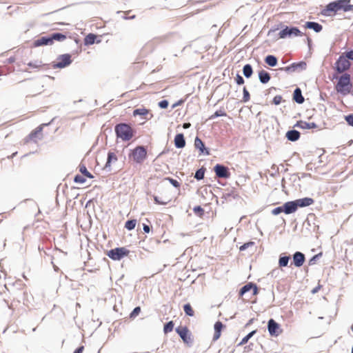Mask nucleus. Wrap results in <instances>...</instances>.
<instances>
[{
  "mask_svg": "<svg viewBox=\"0 0 353 353\" xmlns=\"http://www.w3.org/2000/svg\"><path fill=\"white\" fill-rule=\"evenodd\" d=\"M351 0H336L330 2L321 11V14L325 17L332 15L338 11L343 10L345 12L353 11V5L350 4Z\"/></svg>",
  "mask_w": 353,
  "mask_h": 353,
  "instance_id": "obj_1",
  "label": "nucleus"
},
{
  "mask_svg": "<svg viewBox=\"0 0 353 353\" xmlns=\"http://www.w3.org/2000/svg\"><path fill=\"white\" fill-rule=\"evenodd\" d=\"M331 79H338L337 83L335 85V90L338 93L345 96L350 92L352 84L350 74L343 73L340 77L337 74H334Z\"/></svg>",
  "mask_w": 353,
  "mask_h": 353,
  "instance_id": "obj_2",
  "label": "nucleus"
},
{
  "mask_svg": "<svg viewBox=\"0 0 353 353\" xmlns=\"http://www.w3.org/2000/svg\"><path fill=\"white\" fill-rule=\"evenodd\" d=\"M114 132L117 139L122 141H130L134 135L135 131L125 123H120L114 126Z\"/></svg>",
  "mask_w": 353,
  "mask_h": 353,
  "instance_id": "obj_3",
  "label": "nucleus"
},
{
  "mask_svg": "<svg viewBox=\"0 0 353 353\" xmlns=\"http://www.w3.org/2000/svg\"><path fill=\"white\" fill-rule=\"evenodd\" d=\"M129 157H132L137 163H142L147 158V149L143 145H138L131 150Z\"/></svg>",
  "mask_w": 353,
  "mask_h": 353,
  "instance_id": "obj_4",
  "label": "nucleus"
},
{
  "mask_svg": "<svg viewBox=\"0 0 353 353\" xmlns=\"http://www.w3.org/2000/svg\"><path fill=\"white\" fill-rule=\"evenodd\" d=\"M130 253V250L125 247H117L107 252V256L114 261H119Z\"/></svg>",
  "mask_w": 353,
  "mask_h": 353,
  "instance_id": "obj_5",
  "label": "nucleus"
},
{
  "mask_svg": "<svg viewBox=\"0 0 353 353\" xmlns=\"http://www.w3.org/2000/svg\"><path fill=\"white\" fill-rule=\"evenodd\" d=\"M303 33L299 28L295 26H284V28L279 32V38L285 39L292 37H301Z\"/></svg>",
  "mask_w": 353,
  "mask_h": 353,
  "instance_id": "obj_6",
  "label": "nucleus"
},
{
  "mask_svg": "<svg viewBox=\"0 0 353 353\" xmlns=\"http://www.w3.org/2000/svg\"><path fill=\"white\" fill-rule=\"evenodd\" d=\"M351 67V63L350 61L344 57L343 54L339 56L338 59L336 61L334 66V69L336 71V74H342L344 72L348 70Z\"/></svg>",
  "mask_w": 353,
  "mask_h": 353,
  "instance_id": "obj_7",
  "label": "nucleus"
},
{
  "mask_svg": "<svg viewBox=\"0 0 353 353\" xmlns=\"http://www.w3.org/2000/svg\"><path fill=\"white\" fill-rule=\"evenodd\" d=\"M57 62L52 63V68H64L72 63L71 55L70 54H63L58 56Z\"/></svg>",
  "mask_w": 353,
  "mask_h": 353,
  "instance_id": "obj_8",
  "label": "nucleus"
},
{
  "mask_svg": "<svg viewBox=\"0 0 353 353\" xmlns=\"http://www.w3.org/2000/svg\"><path fill=\"white\" fill-rule=\"evenodd\" d=\"M306 62L301 61L299 62H294L284 68H280L279 70L281 71H285L286 72H300L302 70H305L306 69Z\"/></svg>",
  "mask_w": 353,
  "mask_h": 353,
  "instance_id": "obj_9",
  "label": "nucleus"
},
{
  "mask_svg": "<svg viewBox=\"0 0 353 353\" xmlns=\"http://www.w3.org/2000/svg\"><path fill=\"white\" fill-rule=\"evenodd\" d=\"M213 170L218 178L228 179L231 174L229 168L221 163L216 164Z\"/></svg>",
  "mask_w": 353,
  "mask_h": 353,
  "instance_id": "obj_10",
  "label": "nucleus"
},
{
  "mask_svg": "<svg viewBox=\"0 0 353 353\" xmlns=\"http://www.w3.org/2000/svg\"><path fill=\"white\" fill-rule=\"evenodd\" d=\"M175 330L185 343L192 344L193 341L191 338V334L186 326H179Z\"/></svg>",
  "mask_w": 353,
  "mask_h": 353,
  "instance_id": "obj_11",
  "label": "nucleus"
},
{
  "mask_svg": "<svg viewBox=\"0 0 353 353\" xmlns=\"http://www.w3.org/2000/svg\"><path fill=\"white\" fill-rule=\"evenodd\" d=\"M268 330L271 336H278L282 331L279 323L273 319L268 321Z\"/></svg>",
  "mask_w": 353,
  "mask_h": 353,
  "instance_id": "obj_12",
  "label": "nucleus"
},
{
  "mask_svg": "<svg viewBox=\"0 0 353 353\" xmlns=\"http://www.w3.org/2000/svg\"><path fill=\"white\" fill-rule=\"evenodd\" d=\"M305 261V254L301 252L296 251L292 255V261L291 265H293L296 268H300L304 264Z\"/></svg>",
  "mask_w": 353,
  "mask_h": 353,
  "instance_id": "obj_13",
  "label": "nucleus"
},
{
  "mask_svg": "<svg viewBox=\"0 0 353 353\" xmlns=\"http://www.w3.org/2000/svg\"><path fill=\"white\" fill-rule=\"evenodd\" d=\"M194 147L199 150L200 154L210 155V150L205 147L203 141L199 137H196L194 139Z\"/></svg>",
  "mask_w": 353,
  "mask_h": 353,
  "instance_id": "obj_14",
  "label": "nucleus"
},
{
  "mask_svg": "<svg viewBox=\"0 0 353 353\" xmlns=\"http://www.w3.org/2000/svg\"><path fill=\"white\" fill-rule=\"evenodd\" d=\"M118 161L116 154L113 152L109 151L108 152L107 161L103 167V170L106 172H110L112 170V164L116 163Z\"/></svg>",
  "mask_w": 353,
  "mask_h": 353,
  "instance_id": "obj_15",
  "label": "nucleus"
},
{
  "mask_svg": "<svg viewBox=\"0 0 353 353\" xmlns=\"http://www.w3.org/2000/svg\"><path fill=\"white\" fill-rule=\"evenodd\" d=\"M283 212L286 214H292L298 210L294 200L284 203L283 205Z\"/></svg>",
  "mask_w": 353,
  "mask_h": 353,
  "instance_id": "obj_16",
  "label": "nucleus"
},
{
  "mask_svg": "<svg viewBox=\"0 0 353 353\" xmlns=\"http://www.w3.org/2000/svg\"><path fill=\"white\" fill-rule=\"evenodd\" d=\"M52 39L50 38V35H46L41 37L34 41L33 45L34 47L43 46H49L52 45Z\"/></svg>",
  "mask_w": 353,
  "mask_h": 353,
  "instance_id": "obj_17",
  "label": "nucleus"
},
{
  "mask_svg": "<svg viewBox=\"0 0 353 353\" xmlns=\"http://www.w3.org/2000/svg\"><path fill=\"white\" fill-rule=\"evenodd\" d=\"M294 201L296 203V205H297V208L310 206L314 202V199L310 197L298 199L294 200Z\"/></svg>",
  "mask_w": 353,
  "mask_h": 353,
  "instance_id": "obj_18",
  "label": "nucleus"
},
{
  "mask_svg": "<svg viewBox=\"0 0 353 353\" xmlns=\"http://www.w3.org/2000/svg\"><path fill=\"white\" fill-rule=\"evenodd\" d=\"M53 120H54V119H52L51 120V121H50L48 123H42L41 125L38 126L35 130H34L33 131H32L30 132V134L28 136V138L30 139H33L36 138L38 134H39L41 136L39 137V139H41L43 138L42 134H41V132H42V130L43 129V127L49 125L53 121Z\"/></svg>",
  "mask_w": 353,
  "mask_h": 353,
  "instance_id": "obj_19",
  "label": "nucleus"
},
{
  "mask_svg": "<svg viewBox=\"0 0 353 353\" xmlns=\"http://www.w3.org/2000/svg\"><path fill=\"white\" fill-rule=\"evenodd\" d=\"M174 146L178 149L185 146V139L183 133L176 134L174 139Z\"/></svg>",
  "mask_w": 353,
  "mask_h": 353,
  "instance_id": "obj_20",
  "label": "nucleus"
},
{
  "mask_svg": "<svg viewBox=\"0 0 353 353\" xmlns=\"http://www.w3.org/2000/svg\"><path fill=\"white\" fill-rule=\"evenodd\" d=\"M294 127H297L303 130L314 129L317 128V125L314 122L308 123L304 121H298Z\"/></svg>",
  "mask_w": 353,
  "mask_h": 353,
  "instance_id": "obj_21",
  "label": "nucleus"
},
{
  "mask_svg": "<svg viewBox=\"0 0 353 353\" xmlns=\"http://www.w3.org/2000/svg\"><path fill=\"white\" fill-rule=\"evenodd\" d=\"M292 99L298 104L303 103L305 99L302 94V91L300 88L297 87L294 90Z\"/></svg>",
  "mask_w": 353,
  "mask_h": 353,
  "instance_id": "obj_22",
  "label": "nucleus"
},
{
  "mask_svg": "<svg viewBox=\"0 0 353 353\" xmlns=\"http://www.w3.org/2000/svg\"><path fill=\"white\" fill-rule=\"evenodd\" d=\"M301 133L296 130H290L285 134V137L288 141L294 142L299 139Z\"/></svg>",
  "mask_w": 353,
  "mask_h": 353,
  "instance_id": "obj_23",
  "label": "nucleus"
},
{
  "mask_svg": "<svg viewBox=\"0 0 353 353\" xmlns=\"http://www.w3.org/2000/svg\"><path fill=\"white\" fill-rule=\"evenodd\" d=\"M304 27L307 29L313 30L316 33L320 32L323 30L322 25L315 21H307Z\"/></svg>",
  "mask_w": 353,
  "mask_h": 353,
  "instance_id": "obj_24",
  "label": "nucleus"
},
{
  "mask_svg": "<svg viewBox=\"0 0 353 353\" xmlns=\"http://www.w3.org/2000/svg\"><path fill=\"white\" fill-rule=\"evenodd\" d=\"M223 326H224L223 324L220 321H218L214 323V336H213L214 341L218 340L220 338L221 334V330H222Z\"/></svg>",
  "mask_w": 353,
  "mask_h": 353,
  "instance_id": "obj_25",
  "label": "nucleus"
},
{
  "mask_svg": "<svg viewBox=\"0 0 353 353\" xmlns=\"http://www.w3.org/2000/svg\"><path fill=\"white\" fill-rule=\"evenodd\" d=\"M271 76L269 72L264 70H261L259 72V81L265 84L269 82L270 80Z\"/></svg>",
  "mask_w": 353,
  "mask_h": 353,
  "instance_id": "obj_26",
  "label": "nucleus"
},
{
  "mask_svg": "<svg viewBox=\"0 0 353 353\" xmlns=\"http://www.w3.org/2000/svg\"><path fill=\"white\" fill-rule=\"evenodd\" d=\"M290 259H291L290 255H286L284 253L280 254L279 258V262H278L279 266L280 268L287 267L288 265Z\"/></svg>",
  "mask_w": 353,
  "mask_h": 353,
  "instance_id": "obj_27",
  "label": "nucleus"
},
{
  "mask_svg": "<svg viewBox=\"0 0 353 353\" xmlns=\"http://www.w3.org/2000/svg\"><path fill=\"white\" fill-rule=\"evenodd\" d=\"M265 63L269 66L274 67L278 63V59L276 56L272 54H268L265 57Z\"/></svg>",
  "mask_w": 353,
  "mask_h": 353,
  "instance_id": "obj_28",
  "label": "nucleus"
},
{
  "mask_svg": "<svg viewBox=\"0 0 353 353\" xmlns=\"http://www.w3.org/2000/svg\"><path fill=\"white\" fill-rule=\"evenodd\" d=\"M97 35L93 33H89L84 38V45L90 46L96 43ZM100 42V41H97V43Z\"/></svg>",
  "mask_w": 353,
  "mask_h": 353,
  "instance_id": "obj_29",
  "label": "nucleus"
},
{
  "mask_svg": "<svg viewBox=\"0 0 353 353\" xmlns=\"http://www.w3.org/2000/svg\"><path fill=\"white\" fill-rule=\"evenodd\" d=\"M243 74L245 78L251 77L253 74L252 66L249 63L244 65L243 67Z\"/></svg>",
  "mask_w": 353,
  "mask_h": 353,
  "instance_id": "obj_30",
  "label": "nucleus"
},
{
  "mask_svg": "<svg viewBox=\"0 0 353 353\" xmlns=\"http://www.w3.org/2000/svg\"><path fill=\"white\" fill-rule=\"evenodd\" d=\"M254 283L250 282L243 285L239 290V296H243L245 294L250 292L253 288Z\"/></svg>",
  "mask_w": 353,
  "mask_h": 353,
  "instance_id": "obj_31",
  "label": "nucleus"
},
{
  "mask_svg": "<svg viewBox=\"0 0 353 353\" xmlns=\"http://www.w3.org/2000/svg\"><path fill=\"white\" fill-rule=\"evenodd\" d=\"M50 35L52 39V43H54V41H63L66 39V36L61 32H54Z\"/></svg>",
  "mask_w": 353,
  "mask_h": 353,
  "instance_id": "obj_32",
  "label": "nucleus"
},
{
  "mask_svg": "<svg viewBox=\"0 0 353 353\" xmlns=\"http://www.w3.org/2000/svg\"><path fill=\"white\" fill-rule=\"evenodd\" d=\"M205 170L206 169L203 166L198 169L194 174V178L197 181L203 179Z\"/></svg>",
  "mask_w": 353,
  "mask_h": 353,
  "instance_id": "obj_33",
  "label": "nucleus"
},
{
  "mask_svg": "<svg viewBox=\"0 0 353 353\" xmlns=\"http://www.w3.org/2000/svg\"><path fill=\"white\" fill-rule=\"evenodd\" d=\"M149 113V110L145 108H137L133 110V115L136 116H145Z\"/></svg>",
  "mask_w": 353,
  "mask_h": 353,
  "instance_id": "obj_34",
  "label": "nucleus"
},
{
  "mask_svg": "<svg viewBox=\"0 0 353 353\" xmlns=\"http://www.w3.org/2000/svg\"><path fill=\"white\" fill-rule=\"evenodd\" d=\"M256 332V330H252L249 332L245 336H244L241 342L238 344V346H241L248 342V341L254 336V334Z\"/></svg>",
  "mask_w": 353,
  "mask_h": 353,
  "instance_id": "obj_35",
  "label": "nucleus"
},
{
  "mask_svg": "<svg viewBox=\"0 0 353 353\" xmlns=\"http://www.w3.org/2000/svg\"><path fill=\"white\" fill-rule=\"evenodd\" d=\"M137 224L136 219H129L125 223V228L130 231L134 229Z\"/></svg>",
  "mask_w": 353,
  "mask_h": 353,
  "instance_id": "obj_36",
  "label": "nucleus"
},
{
  "mask_svg": "<svg viewBox=\"0 0 353 353\" xmlns=\"http://www.w3.org/2000/svg\"><path fill=\"white\" fill-rule=\"evenodd\" d=\"M183 310L187 316H193L194 314V310L190 303H185L183 305Z\"/></svg>",
  "mask_w": 353,
  "mask_h": 353,
  "instance_id": "obj_37",
  "label": "nucleus"
},
{
  "mask_svg": "<svg viewBox=\"0 0 353 353\" xmlns=\"http://www.w3.org/2000/svg\"><path fill=\"white\" fill-rule=\"evenodd\" d=\"M79 171L81 172V173L83 175H84L90 179L94 178V176L90 172L88 171L85 165L83 164H81L79 165Z\"/></svg>",
  "mask_w": 353,
  "mask_h": 353,
  "instance_id": "obj_38",
  "label": "nucleus"
},
{
  "mask_svg": "<svg viewBox=\"0 0 353 353\" xmlns=\"http://www.w3.org/2000/svg\"><path fill=\"white\" fill-rule=\"evenodd\" d=\"M174 323L172 321L167 322L163 327V332L165 334H168L173 330L174 328Z\"/></svg>",
  "mask_w": 353,
  "mask_h": 353,
  "instance_id": "obj_39",
  "label": "nucleus"
},
{
  "mask_svg": "<svg viewBox=\"0 0 353 353\" xmlns=\"http://www.w3.org/2000/svg\"><path fill=\"white\" fill-rule=\"evenodd\" d=\"M225 116H227V114L224 110H219L215 111V112L209 117V119L212 120L219 117H225Z\"/></svg>",
  "mask_w": 353,
  "mask_h": 353,
  "instance_id": "obj_40",
  "label": "nucleus"
},
{
  "mask_svg": "<svg viewBox=\"0 0 353 353\" xmlns=\"http://www.w3.org/2000/svg\"><path fill=\"white\" fill-rule=\"evenodd\" d=\"M250 99V94L248 90H247L246 87H243L242 102L246 103V102L249 101Z\"/></svg>",
  "mask_w": 353,
  "mask_h": 353,
  "instance_id": "obj_41",
  "label": "nucleus"
},
{
  "mask_svg": "<svg viewBox=\"0 0 353 353\" xmlns=\"http://www.w3.org/2000/svg\"><path fill=\"white\" fill-rule=\"evenodd\" d=\"M193 212L198 216H201L204 214L203 208L200 205L194 206L193 208Z\"/></svg>",
  "mask_w": 353,
  "mask_h": 353,
  "instance_id": "obj_42",
  "label": "nucleus"
},
{
  "mask_svg": "<svg viewBox=\"0 0 353 353\" xmlns=\"http://www.w3.org/2000/svg\"><path fill=\"white\" fill-rule=\"evenodd\" d=\"M322 256V253H319L314 255L312 258L310 259L308 261L309 265H313L316 263V261Z\"/></svg>",
  "mask_w": 353,
  "mask_h": 353,
  "instance_id": "obj_43",
  "label": "nucleus"
},
{
  "mask_svg": "<svg viewBox=\"0 0 353 353\" xmlns=\"http://www.w3.org/2000/svg\"><path fill=\"white\" fill-rule=\"evenodd\" d=\"M141 312V307L139 306L135 307L130 314V319H134Z\"/></svg>",
  "mask_w": 353,
  "mask_h": 353,
  "instance_id": "obj_44",
  "label": "nucleus"
},
{
  "mask_svg": "<svg viewBox=\"0 0 353 353\" xmlns=\"http://www.w3.org/2000/svg\"><path fill=\"white\" fill-rule=\"evenodd\" d=\"M85 181V179L80 174H76L74 177V182L77 183H84Z\"/></svg>",
  "mask_w": 353,
  "mask_h": 353,
  "instance_id": "obj_45",
  "label": "nucleus"
},
{
  "mask_svg": "<svg viewBox=\"0 0 353 353\" xmlns=\"http://www.w3.org/2000/svg\"><path fill=\"white\" fill-rule=\"evenodd\" d=\"M165 180L168 181L174 188L180 187V183L173 178L166 177L165 178Z\"/></svg>",
  "mask_w": 353,
  "mask_h": 353,
  "instance_id": "obj_46",
  "label": "nucleus"
},
{
  "mask_svg": "<svg viewBox=\"0 0 353 353\" xmlns=\"http://www.w3.org/2000/svg\"><path fill=\"white\" fill-rule=\"evenodd\" d=\"M28 65L32 68H38L41 65V61H30L28 63Z\"/></svg>",
  "mask_w": 353,
  "mask_h": 353,
  "instance_id": "obj_47",
  "label": "nucleus"
},
{
  "mask_svg": "<svg viewBox=\"0 0 353 353\" xmlns=\"http://www.w3.org/2000/svg\"><path fill=\"white\" fill-rule=\"evenodd\" d=\"M235 82L237 85H243L245 83V80L241 75L239 73L236 74V77L234 79Z\"/></svg>",
  "mask_w": 353,
  "mask_h": 353,
  "instance_id": "obj_48",
  "label": "nucleus"
},
{
  "mask_svg": "<svg viewBox=\"0 0 353 353\" xmlns=\"http://www.w3.org/2000/svg\"><path fill=\"white\" fill-rule=\"evenodd\" d=\"M254 245V242L253 241H248L247 243H243L242 245L240 246L239 250L241 251H244L247 248H248L250 246H253Z\"/></svg>",
  "mask_w": 353,
  "mask_h": 353,
  "instance_id": "obj_49",
  "label": "nucleus"
},
{
  "mask_svg": "<svg viewBox=\"0 0 353 353\" xmlns=\"http://www.w3.org/2000/svg\"><path fill=\"white\" fill-rule=\"evenodd\" d=\"M158 105L161 109H165L169 105V102L166 99L161 100L159 102Z\"/></svg>",
  "mask_w": 353,
  "mask_h": 353,
  "instance_id": "obj_50",
  "label": "nucleus"
},
{
  "mask_svg": "<svg viewBox=\"0 0 353 353\" xmlns=\"http://www.w3.org/2000/svg\"><path fill=\"white\" fill-rule=\"evenodd\" d=\"M345 120L349 125L353 127V114L345 116Z\"/></svg>",
  "mask_w": 353,
  "mask_h": 353,
  "instance_id": "obj_51",
  "label": "nucleus"
},
{
  "mask_svg": "<svg viewBox=\"0 0 353 353\" xmlns=\"http://www.w3.org/2000/svg\"><path fill=\"white\" fill-rule=\"evenodd\" d=\"M342 54L344 55V57L347 59V60L353 61V50L346 51L344 53H343Z\"/></svg>",
  "mask_w": 353,
  "mask_h": 353,
  "instance_id": "obj_52",
  "label": "nucleus"
},
{
  "mask_svg": "<svg viewBox=\"0 0 353 353\" xmlns=\"http://www.w3.org/2000/svg\"><path fill=\"white\" fill-rule=\"evenodd\" d=\"M281 212H283V205L276 207V208H274L272 211V214L274 215H278V214H281Z\"/></svg>",
  "mask_w": 353,
  "mask_h": 353,
  "instance_id": "obj_53",
  "label": "nucleus"
},
{
  "mask_svg": "<svg viewBox=\"0 0 353 353\" xmlns=\"http://www.w3.org/2000/svg\"><path fill=\"white\" fill-rule=\"evenodd\" d=\"M282 97L281 95H276L273 98L272 103L277 105L281 103Z\"/></svg>",
  "mask_w": 353,
  "mask_h": 353,
  "instance_id": "obj_54",
  "label": "nucleus"
},
{
  "mask_svg": "<svg viewBox=\"0 0 353 353\" xmlns=\"http://www.w3.org/2000/svg\"><path fill=\"white\" fill-rule=\"evenodd\" d=\"M228 196H232L233 199H236L239 197L238 193H236L234 190H232L230 193L227 194Z\"/></svg>",
  "mask_w": 353,
  "mask_h": 353,
  "instance_id": "obj_55",
  "label": "nucleus"
},
{
  "mask_svg": "<svg viewBox=\"0 0 353 353\" xmlns=\"http://www.w3.org/2000/svg\"><path fill=\"white\" fill-rule=\"evenodd\" d=\"M154 201L155 203L159 204V205H166L168 203L167 201H161L157 196H154Z\"/></svg>",
  "mask_w": 353,
  "mask_h": 353,
  "instance_id": "obj_56",
  "label": "nucleus"
},
{
  "mask_svg": "<svg viewBox=\"0 0 353 353\" xmlns=\"http://www.w3.org/2000/svg\"><path fill=\"white\" fill-rule=\"evenodd\" d=\"M251 290H252V295L254 296L257 295L259 294V288L256 283H254L253 288H252Z\"/></svg>",
  "mask_w": 353,
  "mask_h": 353,
  "instance_id": "obj_57",
  "label": "nucleus"
},
{
  "mask_svg": "<svg viewBox=\"0 0 353 353\" xmlns=\"http://www.w3.org/2000/svg\"><path fill=\"white\" fill-rule=\"evenodd\" d=\"M143 230L145 233H149L150 231V227L147 224L143 223Z\"/></svg>",
  "mask_w": 353,
  "mask_h": 353,
  "instance_id": "obj_58",
  "label": "nucleus"
},
{
  "mask_svg": "<svg viewBox=\"0 0 353 353\" xmlns=\"http://www.w3.org/2000/svg\"><path fill=\"white\" fill-rule=\"evenodd\" d=\"M15 61L14 57H10L8 59H6L5 61L6 63L11 64L13 63Z\"/></svg>",
  "mask_w": 353,
  "mask_h": 353,
  "instance_id": "obj_59",
  "label": "nucleus"
},
{
  "mask_svg": "<svg viewBox=\"0 0 353 353\" xmlns=\"http://www.w3.org/2000/svg\"><path fill=\"white\" fill-rule=\"evenodd\" d=\"M84 347L83 346H79L78 347L73 353H82L83 351Z\"/></svg>",
  "mask_w": 353,
  "mask_h": 353,
  "instance_id": "obj_60",
  "label": "nucleus"
},
{
  "mask_svg": "<svg viewBox=\"0 0 353 353\" xmlns=\"http://www.w3.org/2000/svg\"><path fill=\"white\" fill-rule=\"evenodd\" d=\"M34 205L38 208V212L37 213L35 214V217L37 218L38 219H39L40 218L39 217V215H40L41 214V212L39 209V208L38 207V205L36 202H34Z\"/></svg>",
  "mask_w": 353,
  "mask_h": 353,
  "instance_id": "obj_61",
  "label": "nucleus"
},
{
  "mask_svg": "<svg viewBox=\"0 0 353 353\" xmlns=\"http://www.w3.org/2000/svg\"><path fill=\"white\" fill-rule=\"evenodd\" d=\"M279 29V28H274V29H270L268 32V35L269 37H271L272 34H274L276 30H277Z\"/></svg>",
  "mask_w": 353,
  "mask_h": 353,
  "instance_id": "obj_62",
  "label": "nucleus"
},
{
  "mask_svg": "<svg viewBox=\"0 0 353 353\" xmlns=\"http://www.w3.org/2000/svg\"><path fill=\"white\" fill-rule=\"evenodd\" d=\"M306 39H307L308 48L310 49L311 46H312V39L310 37H307Z\"/></svg>",
  "mask_w": 353,
  "mask_h": 353,
  "instance_id": "obj_63",
  "label": "nucleus"
},
{
  "mask_svg": "<svg viewBox=\"0 0 353 353\" xmlns=\"http://www.w3.org/2000/svg\"><path fill=\"white\" fill-rule=\"evenodd\" d=\"M190 123H184L183 125V127L184 128H185V129L190 128Z\"/></svg>",
  "mask_w": 353,
  "mask_h": 353,
  "instance_id": "obj_64",
  "label": "nucleus"
}]
</instances>
